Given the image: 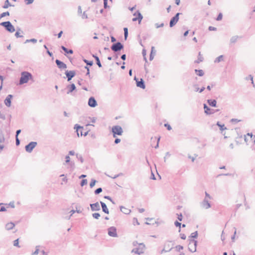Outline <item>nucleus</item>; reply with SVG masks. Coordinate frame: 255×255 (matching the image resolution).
Segmentation results:
<instances>
[{
  "instance_id": "obj_25",
  "label": "nucleus",
  "mask_w": 255,
  "mask_h": 255,
  "mask_svg": "<svg viewBox=\"0 0 255 255\" xmlns=\"http://www.w3.org/2000/svg\"><path fill=\"white\" fill-rule=\"evenodd\" d=\"M61 48L65 52L66 54H72L73 53V51L72 49H68L64 46H61Z\"/></svg>"
},
{
  "instance_id": "obj_59",
  "label": "nucleus",
  "mask_w": 255,
  "mask_h": 255,
  "mask_svg": "<svg viewBox=\"0 0 255 255\" xmlns=\"http://www.w3.org/2000/svg\"><path fill=\"white\" fill-rule=\"evenodd\" d=\"M234 229L235 230V232H234L233 236L231 238L232 242H234L235 236H236V228L235 227H234Z\"/></svg>"
},
{
  "instance_id": "obj_20",
  "label": "nucleus",
  "mask_w": 255,
  "mask_h": 255,
  "mask_svg": "<svg viewBox=\"0 0 255 255\" xmlns=\"http://www.w3.org/2000/svg\"><path fill=\"white\" fill-rule=\"evenodd\" d=\"M12 97V96L11 95H8L4 100V104L8 107H9L11 105V99Z\"/></svg>"
},
{
  "instance_id": "obj_49",
  "label": "nucleus",
  "mask_w": 255,
  "mask_h": 255,
  "mask_svg": "<svg viewBox=\"0 0 255 255\" xmlns=\"http://www.w3.org/2000/svg\"><path fill=\"white\" fill-rule=\"evenodd\" d=\"M223 18V14L222 13H219L218 16L216 18V20L220 21Z\"/></svg>"
},
{
  "instance_id": "obj_36",
  "label": "nucleus",
  "mask_w": 255,
  "mask_h": 255,
  "mask_svg": "<svg viewBox=\"0 0 255 255\" xmlns=\"http://www.w3.org/2000/svg\"><path fill=\"white\" fill-rule=\"evenodd\" d=\"M124 37H125V39L126 40L128 36V28L124 27Z\"/></svg>"
},
{
  "instance_id": "obj_30",
  "label": "nucleus",
  "mask_w": 255,
  "mask_h": 255,
  "mask_svg": "<svg viewBox=\"0 0 255 255\" xmlns=\"http://www.w3.org/2000/svg\"><path fill=\"white\" fill-rule=\"evenodd\" d=\"M217 125L219 127L221 131H223V130L227 129L226 127L225 126V125L224 124H222V125L219 122H218L217 123Z\"/></svg>"
},
{
  "instance_id": "obj_13",
  "label": "nucleus",
  "mask_w": 255,
  "mask_h": 255,
  "mask_svg": "<svg viewBox=\"0 0 255 255\" xmlns=\"http://www.w3.org/2000/svg\"><path fill=\"white\" fill-rule=\"evenodd\" d=\"M201 206L204 209H207L211 207V204L208 199L205 198L203 201L201 203Z\"/></svg>"
},
{
  "instance_id": "obj_33",
  "label": "nucleus",
  "mask_w": 255,
  "mask_h": 255,
  "mask_svg": "<svg viewBox=\"0 0 255 255\" xmlns=\"http://www.w3.org/2000/svg\"><path fill=\"white\" fill-rule=\"evenodd\" d=\"M239 38L238 36H232L230 39V42L232 43H235L237 42L238 39Z\"/></svg>"
},
{
  "instance_id": "obj_55",
  "label": "nucleus",
  "mask_w": 255,
  "mask_h": 255,
  "mask_svg": "<svg viewBox=\"0 0 255 255\" xmlns=\"http://www.w3.org/2000/svg\"><path fill=\"white\" fill-rule=\"evenodd\" d=\"M39 250L38 249V247H36L35 251L32 253V255H37L39 253Z\"/></svg>"
},
{
  "instance_id": "obj_28",
  "label": "nucleus",
  "mask_w": 255,
  "mask_h": 255,
  "mask_svg": "<svg viewBox=\"0 0 255 255\" xmlns=\"http://www.w3.org/2000/svg\"><path fill=\"white\" fill-rule=\"evenodd\" d=\"M194 87L195 88V92H199V93H202L205 89L204 87H202L201 89L200 88H198L197 87V85H194Z\"/></svg>"
},
{
  "instance_id": "obj_14",
  "label": "nucleus",
  "mask_w": 255,
  "mask_h": 255,
  "mask_svg": "<svg viewBox=\"0 0 255 255\" xmlns=\"http://www.w3.org/2000/svg\"><path fill=\"white\" fill-rule=\"evenodd\" d=\"M203 107L204 109V112L207 115H212L215 113V110L210 109L206 104H204Z\"/></svg>"
},
{
  "instance_id": "obj_11",
  "label": "nucleus",
  "mask_w": 255,
  "mask_h": 255,
  "mask_svg": "<svg viewBox=\"0 0 255 255\" xmlns=\"http://www.w3.org/2000/svg\"><path fill=\"white\" fill-rule=\"evenodd\" d=\"M65 74L66 75V77L67 78V81H70L75 76L76 72L75 71L73 70H67L65 71Z\"/></svg>"
},
{
  "instance_id": "obj_63",
  "label": "nucleus",
  "mask_w": 255,
  "mask_h": 255,
  "mask_svg": "<svg viewBox=\"0 0 255 255\" xmlns=\"http://www.w3.org/2000/svg\"><path fill=\"white\" fill-rule=\"evenodd\" d=\"M24 1L26 4H30L34 1V0H25Z\"/></svg>"
},
{
  "instance_id": "obj_43",
  "label": "nucleus",
  "mask_w": 255,
  "mask_h": 255,
  "mask_svg": "<svg viewBox=\"0 0 255 255\" xmlns=\"http://www.w3.org/2000/svg\"><path fill=\"white\" fill-rule=\"evenodd\" d=\"M96 182L97 181L96 180L92 179L90 183V188H93L95 186Z\"/></svg>"
},
{
  "instance_id": "obj_45",
  "label": "nucleus",
  "mask_w": 255,
  "mask_h": 255,
  "mask_svg": "<svg viewBox=\"0 0 255 255\" xmlns=\"http://www.w3.org/2000/svg\"><path fill=\"white\" fill-rule=\"evenodd\" d=\"M4 141V137L2 133V132L0 131V143H3Z\"/></svg>"
},
{
  "instance_id": "obj_17",
  "label": "nucleus",
  "mask_w": 255,
  "mask_h": 255,
  "mask_svg": "<svg viewBox=\"0 0 255 255\" xmlns=\"http://www.w3.org/2000/svg\"><path fill=\"white\" fill-rule=\"evenodd\" d=\"M91 209L92 211H100L101 209L99 202H96L93 204H90Z\"/></svg>"
},
{
  "instance_id": "obj_9",
  "label": "nucleus",
  "mask_w": 255,
  "mask_h": 255,
  "mask_svg": "<svg viewBox=\"0 0 255 255\" xmlns=\"http://www.w3.org/2000/svg\"><path fill=\"white\" fill-rule=\"evenodd\" d=\"M181 13L180 12L177 13L170 20L169 26L172 27L174 26L179 20V16Z\"/></svg>"
},
{
  "instance_id": "obj_47",
  "label": "nucleus",
  "mask_w": 255,
  "mask_h": 255,
  "mask_svg": "<svg viewBox=\"0 0 255 255\" xmlns=\"http://www.w3.org/2000/svg\"><path fill=\"white\" fill-rule=\"evenodd\" d=\"M87 184V179H82L81 181L80 185L81 186H83Z\"/></svg>"
},
{
  "instance_id": "obj_27",
  "label": "nucleus",
  "mask_w": 255,
  "mask_h": 255,
  "mask_svg": "<svg viewBox=\"0 0 255 255\" xmlns=\"http://www.w3.org/2000/svg\"><path fill=\"white\" fill-rule=\"evenodd\" d=\"M93 57L95 58V59L96 61V64L99 66V67H100V68L102 67V64H101V63L100 62L99 57L96 55H93Z\"/></svg>"
},
{
  "instance_id": "obj_56",
  "label": "nucleus",
  "mask_w": 255,
  "mask_h": 255,
  "mask_svg": "<svg viewBox=\"0 0 255 255\" xmlns=\"http://www.w3.org/2000/svg\"><path fill=\"white\" fill-rule=\"evenodd\" d=\"M122 175H123V174L122 173H119V174H118L117 175H115L114 177H112V176H110L109 175H107V176H109L110 177H111V178H112L113 179H116V178H117V177H118Z\"/></svg>"
},
{
  "instance_id": "obj_46",
  "label": "nucleus",
  "mask_w": 255,
  "mask_h": 255,
  "mask_svg": "<svg viewBox=\"0 0 255 255\" xmlns=\"http://www.w3.org/2000/svg\"><path fill=\"white\" fill-rule=\"evenodd\" d=\"M176 251L180 252L181 250L183 249V247L181 245H177L175 247Z\"/></svg>"
},
{
  "instance_id": "obj_15",
  "label": "nucleus",
  "mask_w": 255,
  "mask_h": 255,
  "mask_svg": "<svg viewBox=\"0 0 255 255\" xmlns=\"http://www.w3.org/2000/svg\"><path fill=\"white\" fill-rule=\"evenodd\" d=\"M134 80L136 81L137 87L142 88L143 89H145V85L144 84V82L142 79H140V81H138V79H137L136 77H134Z\"/></svg>"
},
{
  "instance_id": "obj_50",
  "label": "nucleus",
  "mask_w": 255,
  "mask_h": 255,
  "mask_svg": "<svg viewBox=\"0 0 255 255\" xmlns=\"http://www.w3.org/2000/svg\"><path fill=\"white\" fill-rule=\"evenodd\" d=\"M6 210L5 207L3 206L2 203L0 204V212H3Z\"/></svg>"
},
{
  "instance_id": "obj_26",
  "label": "nucleus",
  "mask_w": 255,
  "mask_h": 255,
  "mask_svg": "<svg viewBox=\"0 0 255 255\" xmlns=\"http://www.w3.org/2000/svg\"><path fill=\"white\" fill-rule=\"evenodd\" d=\"M121 211L125 214H128L130 212V210L126 207L121 206H120Z\"/></svg>"
},
{
  "instance_id": "obj_35",
  "label": "nucleus",
  "mask_w": 255,
  "mask_h": 255,
  "mask_svg": "<svg viewBox=\"0 0 255 255\" xmlns=\"http://www.w3.org/2000/svg\"><path fill=\"white\" fill-rule=\"evenodd\" d=\"M83 61L86 64V65L87 66H92L93 65V61H89V60H86V59H84Z\"/></svg>"
},
{
  "instance_id": "obj_37",
  "label": "nucleus",
  "mask_w": 255,
  "mask_h": 255,
  "mask_svg": "<svg viewBox=\"0 0 255 255\" xmlns=\"http://www.w3.org/2000/svg\"><path fill=\"white\" fill-rule=\"evenodd\" d=\"M174 225L176 227H179V230H178V232H180L181 231V223H180V222H179L178 221H176L175 222H174Z\"/></svg>"
},
{
  "instance_id": "obj_24",
  "label": "nucleus",
  "mask_w": 255,
  "mask_h": 255,
  "mask_svg": "<svg viewBox=\"0 0 255 255\" xmlns=\"http://www.w3.org/2000/svg\"><path fill=\"white\" fill-rule=\"evenodd\" d=\"M15 226V224L12 222L8 223L5 225V229L7 230L12 229Z\"/></svg>"
},
{
  "instance_id": "obj_6",
  "label": "nucleus",
  "mask_w": 255,
  "mask_h": 255,
  "mask_svg": "<svg viewBox=\"0 0 255 255\" xmlns=\"http://www.w3.org/2000/svg\"><path fill=\"white\" fill-rule=\"evenodd\" d=\"M145 248V245L143 243H140L138 244V247L133 249L131 253H134L137 255H141L143 253V250Z\"/></svg>"
},
{
  "instance_id": "obj_62",
  "label": "nucleus",
  "mask_w": 255,
  "mask_h": 255,
  "mask_svg": "<svg viewBox=\"0 0 255 255\" xmlns=\"http://www.w3.org/2000/svg\"><path fill=\"white\" fill-rule=\"evenodd\" d=\"M9 206H10L11 208H14L15 207L14 202H10L9 204L7 205V206L6 207L8 208Z\"/></svg>"
},
{
  "instance_id": "obj_61",
  "label": "nucleus",
  "mask_w": 255,
  "mask_h": 255,
  "mask_svg": "<svg viewBox=\"0 0 255 255\" xmlns=\"http://www.w3.org/2000/svg\"><path fill=\"white\" fill-rule=\"evenodd\" d=\"M208 29L210 31H216V30H217V28L215 27H213V26H210L208 27Z\"/></svg>"
},
{
  "instance_id": "obj_3",
  "label": "nucleus",
  "mask_w": 255,
  "mask_h": 255,
  "mask_svg": "<svg viewBox=\"0 0 255 255\" xmlns=\"http://www.w3.org/2000/svg\"><path fill=\"white\" fill-rule=\"evenodd\" d=\"M0 25L4 27L9 32H13L15 30L14 27L9 21L2 22L0 23Z\"/></svg>"
},
{
  "instance_id": "obj_31",
  "label": "nucleus",
  "mask_w": 255,
  "mask_h": 255,
  "mask_svg": "<svg viewBox=\"0 0 255 255\" xmlns=\"http://www.w3.org/2000/svg\"><path fill=\"white\" fill-rule=\"evenodd\" d=\"M198 237V232L195 231L190 235V236L189 237V239H194L195 238H197Z\"/></svg>"
},
{
  "instance_id": "obj_51",
  "label": "nucleus",
  "mask_w": 255,
  "mask_h": 255,
  "mask_svg": "<svg viewBox=\"0 0 255 255\" xmlns=\"http://www.w3.org/2000/svg\"><path fill=\"white\" fill-rule=\"evenodd\" d=\"M21 37H22V35H21L20 29L17 27V38Z\"/></svg>"
},
{
  "instance_id": "obj_5",
  "label": "nucleus",
  "mask_w": 255,
  "mask_h": 255,
  "mask_svg": "<svg viewBox=\"0 0 255 255\" xmlns=\"http://www.w3.org/2000/svg\"><path fill=\"white\" fill-rule=\"evenodd\" d=\"M111 48L114 52H118L124 48V45L120 42H117L113 44Z\"/></svg>"
},
{
  "instance_id": "obj_40",
  "label": "nucleus",
  "mask_w": 255,
  "mask_h": 255,
  "mask_svg": "<svg viewBox=\"0 0 255 255\" xmlns=\"http://www.w3.org/2000/svg\"><path fill=\"white\" fill-rule=\"evenodd\" d=\"M154 49V47L153 46H152L151 47V53H150V56H149V60H150V61L152 60L154 58V55H153V51Z\"/></svg>"
},
{
  "instance_id": "obj_39",
  "label": "nucleus",
  "mask_w": 255,
  "mask_h": 255,
  "mask_svg": "<svg viewBox=\"0 0 255 255\" xmlns=\"http://www.w3.org/2000/svg\"><path fill=\"white\" fill-rule=\"evenodd\" d=\"M10 5L8 0H6L4 2V5L2 6L3 8H7Z\"/></svg>"
},
{
  "instance_id": "obj_21",
  "label": "nucleus",
  "mask_w": 255,
  "mask_h": 255,
  "mask_svg": "<svg viewBox=\"0 0 255 255\" xmlns=\"http://www.w3.org/2000/svg\"><path fill=\"white\" fill-rule=\"evenodd\" d=\"M100 203L101 205L103 212H104L105 213L107 214H109V211L108 208H107L106 204L102 201H100Z\"/></svg>"
},
{
  "instance_id": "obj_29",
  "label": "nucleus",
  "mask_w": 255,
  "mask_h": 255,
  "mask_svg": "<svg viewBox=\"0 0 255 255\" xmlns=\"http://www.w3.org/2000/svg\"><path fill=\"white\" fill-rule=\"evenodd\" d=\"M203 61V57L201 56V52H199L198 53V59L195 61V63H199Z\"/></svg>"
},
{
  "instance_id": "obj_48",
  "label": "nucleus",
  "mask_w": 255,
  "mask_h": 255,
  "mask_svg": "<svg viewBox=\"0 0 255 255\" xmlns=\"http://www.w3.org/2000/svg\"><path fill=\"white\" fill-rule=\"evenodd\" d=\"M244 140H245V141L247 143V144H248V142L249 140H251V139L249 138V137L248 136V133L246 135H244Z\"/></svg>"
},
{
  "instance_id": "obj_41",
  "label": "nucleus",
  "mask_w": 255,
  "mask_h": 255,
  "mask_svg": "<svg viewBox=\"0 0 255 255\" xmlns=\"http://www.w3.org/2000/svg\"><path fill=\"white\" fill-rule=\"evenodd\" d=\"M102 191H103L102 188L101 187H99L95 190L94 193L96 195H98V194H100V193H101L102 192Z\"/></svg>"
},
{
  "instance_id": "obj_7",
  "label": "nucleus",
  "mask_w": 255,
  "mask_h": 255,
  "mask_svg": "<svg viewBox=\"0 0 255 255\" xmlns=\"http://www.w3.org/2000/svg\"><path fill=\"white\" fill-rule=\"evenodd\" d=\"M37 143L36 141H31L28 144L26 145L25 146V149L26 152L28 153H31L33 149L37 145Z\"/></svg>"
},
{
  "instance_id": "obj_23",
  "label": "nucleus",
  "mask_w": 255,
  "mask_h": 255,
  "mask_svg": "<svg viewBox=\"0 0 255 255\" xmlns=\"http://www.w3.org/2000/svg\"><path fill=\"white\" fill-rule=\"evenodd\" d=\"M133 15L134 16H136L137 15V19H138V22L139 23H140L141 21V20L143 18V16L142 15V14H141V13L139 12V10H137L134 14H133Z\"/></svg>"
},
{
  "instance_id": "obj_16",
  "label": "nucleus",
  "mask_w": 255,
  "mask_h": 255,
  "mask_svg": "<svg viewBox=\"0 0 255 255\" xmlns=\"http://www.w3.org/2000/svg\"><path fill=\"white\" fill-rule=\"evenodd\" d=\"M170 242H171L170 241H167L165 243L164 248H167V250L163 249L160 252L161 254H162L164 253H167V252H170L172 249V248H173L172 247L170 248Z\"/></svg>"
},
{
  "instance_id": "obj_1",
  "label": "nucleus",
  "mask_w": 255,
  "mask_h": 255,
  "mask_svg": "<svg viewBox=\"0 0 255 255\" xmlns=\"http://www.w3.org/2000/svg\"><path fill=\"white\" fill-rule=\"evenodd\" d=\"M33 79L32 75L29 72L23 71L21 73V77L19 79V84L22 85L27 83L29 80Z\"/></svg>"
},
{
  "instance_id": "obj_10",
  "label": "nucleus",
  "mask_w": 255,
  "mask_h": 255,
  "mask_svg": "<svg viewBox=\"0 0 255 255\" xmlns=\"http://www.w3.org/2000/svg\"><path fill=\"white\" fill-rule=\"evenodd\" d=\"M108 235L110 237H117L118 234L117 233V229L115 227H111L108 229Z\"/></svg>"
},
{
  "instance_id": "obj_8",
  "label": "nucleus",
  "mask_w": 255,
  "mask_h": 255,
  "mask_svg": "<svg viewBox=\"0 0 255 255\" xmlns=\"http://www.w3.org/2000/svg\"><path fill=\"white\" fill-rule=\"evenodd\" d=\"M74 128L76 129V132L78 136H79V131L80 130V135L81 136L84 135V136H86L88 133V131H86L85 132H83V127L79 126L78 124H76L74 126Z\"/></svg>"
},
{
  "instance_id": "obj_34",
  "label": "nucleus",
  "mask_w": 255,
  "mask_h": 255,
  "mask_svg": "<svg viewBox=\"0 0 255 255\" xmlns=\"http://www.w3.org/2000/svg\"><path fill=\"white\" fill-rule=\"evenodd\" d=\"M223 60V56L220 55L216 58L214 62L215 63H219L220 62H221Z\"/></svg>"
},
{
  "instance_id": "obj_18",
  "label": "nucleus",
  "mask_w": 255,
  "mask_h": 255,
  "mask_svg": "<svg viewBox=\"0 0 255 255\" xmlns=\"http://www.w3.org/2000/svg\"><path fill=\"white\" fill-rule=\"evenodd\" d=\"M55 63L57 67L60 69H66L67 68L66 64L58 59L55 60Z\"/></svg>"
},
{
  "instance_id": "obj_2",
  "label": "nucleus",
  "mask_w": 255,
  "mask_h": 255,
  "mask_svg": "<svg viewBox=\"0 0 255 255\" xmlns=\"http://www.w3.org/2000/svg\"><path fill=\"white\" fill-rule=\"evenodd\" d=\"M111 131L114 138H116L117 135H122L124 132L122 128L118 125L113 126Z\"/></svg>"
},
{
  "instance_id": "obj_4",
  "label": "nucleus",
  "mask_w": 255,
  "mask_h": 255,
  "mask_svg": "<svg viewBox=\"0 0 255 255\" xmlns=\"http://www.w3.org/2000/svg\"><path fill=\"white\" fill-rule=\"evenodd\" d=\"M188 250L192 253H194L196 251L197 246V241L194 239H188Z\"/></svg>"
},
{
  "instance_id": "obj_12",
  "label": "nucleus",
  "mask_w": 255,
  "mask_h": 255,
  "mask_svg": "<svg viewBox=\"0 0 255 255\" xmlns=\"http://www.w3.org/2000/svg\"><path fill=\"white\" fill-rule=\"evenodd\" d=\"M88 106L91 108H95L97 106V102L93 97L89 98L88 102Z\"/></svg>"
},
{
  "instance_id": "obj_19",
  "label": "nucleus",
  "mask_w": 255,
  "mask_h": 255,
  "mask_svg": "<svg viewBox=\"0 0 255 255\" xmlns=\"http://www.w3.org/2000/svg\"><path fill=\"white\" fill-rule=\"evenodd\" d=\"M67 88L68 89V91L67 92V94H69L72 93L73 91L76 90V86L74 84L72 83L70 85H68L67 86Z\"/></svg>"
},
{
  "instance_id": "obj_60",
  "label": "nucleus",
  "mask_w": 255,
  "mask_h": 255,
  "mask_svg": "<svg viewBox=\"0 0 255 255\" xmlns=\"http://www.w3.org/2000/svg\"><path fill=\"white\" fill-rule=\"evenodd\" d=\"M104 7L105 8H107L109 7L108 5V0H104Z\"/></svg>"
},
{
  "instance_id": "obj_22",
  "label": "nucleus",
  "mask_w": 255,
  "mask_h": 255,
  "mask_svg": "<svg viewBox=\"0 0 255 255\" xmlns=\"http://www.w3.org/2000/svg\"><path fill=\"white\" fill-rule=\"evenodd\" d=\"M207 103L211 107H217V101L215 99H209L207 100Z\"/></svg>"
},
{
  "instance_id": "obj_32",
  "label": "nucleus",
  "mask_w": 255,
  "mask_h": 255,
  "mask_svg": "<svg viewBox=\"0 0 255 255\" xmlns=\"http://www.w3.org/2000/svg\"><path fill=\"white\" fill-rule=\"evenodd\" d=\"M195 72L199 76H203L204 74V71L202 70H195Z\"/></svg>"
},
{
  "instance_id": "obj_38",
  "label": "nucleus",
  "mask_w": 255,
  "mask_h": 255,
  "mask_svg": "<svg viewBox=\"0 0 255 255\" xmlns=\"http://www.w3.org/2000/svg\"><path fill=\"white\" fill-rule=\"evenodd\" d=\"M37 39L35 38H32L30 39H27L24 43H28V42H32L33 43H36L37 42Z\"/></svg>"
},
{
  "instance_id": "obj_53",
  "label": "nucleus",
  "mask_w": 255,
  "mask_h": 255,
  "mask_svg": "<svg viewBox=\"0 0 255 255\" xmlns=\"http://www.w3.org/2000/svg\"><path fill=\"white\" fill-rule=\"evenodd\" d=\"M248 135L250 138L251 140H254V135L252 133H248Z\"/></svg>"
},
{
  "instance_id": "obj_44",
  "label": "nucleus",
  "mask_w": 255,
  "mask_h": 255,
  "mask_svg": "<svg viewBox=\"0 0 255 255\" xmlns=\"http://www.w3.org/2000/svg\"><path fill=\"white\" fill-rule=\"evenodd\" d=\"M9 15V12L8 11L4 12L0 14V18H1L5 16Z\"/></svg>"
},
{
  "instance_id": "obj_42",
  "label": "nucleus",
  "mask_w": 255,
  "mask_h": 255,
  "mask_svg": "<svg viewBox=\"0 0 255 255\" xmlns=\"http://www.w3.org/2000/svg\"><path fill=\"white\" fill-rule=\"evenodd\" d=\"M92 217L96 219H98L100 217V214L99 213H95L92 214Z\"/></svg>"
},
{
  "instance_id": "obj_52",
  "label": "nucleus",
  "mask_w": 255,
  "mask_h": 255,
  "mask_svg": "<svg viewBox=\"0 0 255 255\" xmlns=\"http://www.w3.org/2000/svg\"><path fill=\"white\" fill-rule=\"evenodd\" d=\"M164 24L163 23H161V24H158V23H156L155 24V26L156 28H158L163 27L164 26Z\"/></svg>"
},
{
  "instance_id": "obj_58",
  "label": "nucleus",
  "mask_w": 255,
  "mask_h": 255,
  "mask_svg": "<svg viewBox=\"0 0 255 255\" xmlns=\"http://www.w3.org/2000/svg\"><path fill=\"white\" fill-rule=\"evenodd\" d=\"M177 219L179 221H181L182 220L183 216L181 213L179 214H177Z\"/></svg>"
},
{
  "instance_id": "obj_64",
  "label": "nucleus",
  "mask_w": 255,
  "mask_h": 255,
  "mask_svg": "<svg viewBox=\"0 0 255 255\" xmlns=\"http://www.w3.org/2000/svg\"><path fill=\"white\" fill-rule=\"evenodd\" d=\"M164 126L167 128L168 130H170L172 129L171 127L168 124H165Z\"/></svg>"
},
{
  "instance_id": "obj_54",
  "label": "nucleus",
  "mask_w": 255,
  "mask_h": 255,
  "mask_svg": "<svg viewBox=\"0 0 255 255\" xmlns=\"http://www.w3.org/2000/svg\"><path fill=\"white\" fill-rule=\"evenodd\" d=\"M133 224L134 225H135V224L136 225H139V223L138 222L137 219L136 218H134L133 219Z\"/></svg>"
},
{
  "instance_id": "obj_57",
  "label": "nucleus",
  "mask_w": 255,
  "mask_h": 255,
  "mask_svg": "<svg viewBox=\"0 0 255 255\" xmlns=\"http://www.w3.org/2000/svg\"><path fill=\"white\" fill-rule=\"evenodd\" d=\"M65 159H66V160H65V162H66V163H70V157H69V155H66V156H65Z\"/></svg>"
}]
</instances>
